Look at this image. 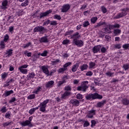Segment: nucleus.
<instances>
[{
	"label": "nucleus",
	"mask_w": 129,
	"mask_h": 129,
	"mask_svg": "<svg viewBox=\"0 0 129 129\" xmlns=\"http://www.w3.org/2000/svg\"><path fill=\"white\" fill-rule=\"evenodd\" d=\"M15 101H16V98H13L11 100L9 101V102L12 103L13 102H15Z\"/></svg>",
	"instance_id": "obj_64"
},
{
	"label": "nucleus",
	"mask_w": 129,
	"mask_h": 129,
	"mask_svg": "<svg viewBox=\"0 0 129 129\" xmlns=\"http://www.w3.org/2000/svg\"><path fill=\"white\" fill-rule=\"evenodd\" d=\"M96 21H97V17H93L91 19V22L93 24H94Z\"/></svg>",
	"instance_id": "obj_42"
},
{
	"label": "nucleus",
	"mask_w": 129,
	"mask_h": 129,
	"mask_svg": "<svg viewBox=\"0 0 129 129\" xmlns=\"http://www.w3.org/2000/svg\"><path fill=\"white\" fill-rule=\"evenodd\" d=\"M50 24V20H47L45 22L43 23V26H46V25H49Z\"/></svg>",
	"instance_id": "obj_63"
},
{
	"label": "nucleus",
	"mask_w": 129,
	"mask_h": 129,
	"mask_svg": "<svg viewBox=\"0 0 129 129\" xmlns=\"http://www.w3.org/2000/svg\"><path fill=\"white\" fill-rule=\"evenodd\" d=\"M48 52L47 51H44L42 53H41V55L43 57H45V56H47V53Z\"/></svg>",
	"instance_id": "obj_61"
},
{
	"label": "nucleus",
	"mask_w": 129,
	"mask_h": 129,
	"mask_svg": "<svg viewBox=\"0 0 129 129\" xmlns=\"http://www.w3.org/2000/svg\"><path fill=\"white\" fill-rule=\"evenodd\" d=\"M13 93H14V91L12 90L10 91H6L3 94V96H4V97H8V96L11 95V94H13Z\"/></svg>",
	"instance_id": "obj_14"
},
{
	"label": "nucleus",
	"mask_w": 129,
	"mask_h": 129,
	"mask_svg": "<svg viewBox=\"0 0 129 129\" xmlns=\"http://www.w3.org/2000/svg\"><path fill=\"white\" fill-rule=\"evenodd\" d=\"M37 109H39V107H36L35 108H33L29 110V113L30 114H33V113H34V112H35Z\"/></svg>",
	"instance_id": "obj_26"
},
{
	"label": "nucleus",
	"mask_w": 129,
	"mask_h": 129,
	"mask_svg": "<svg viewBox=\"0 0 129 129\" xmlns=\"http://www.w3.org/2000/svg\"><path fill=\"white\" fill-rule=\"evenodd\" d=\"M27 67H29V65L23 64L19 67L18 70L22 74H28V70L26 69Z\"/></svg>",
	"instance_id": "obj_5"
},
{
	"label": "nucleus",
	"mask_w": 129,
	"mask_h": 129,
	"mask_svg": "<svg viewBox=\"0 0 129 129\" xmlns=\"http://www.w3.org/2000/svg\"><path fill=\"white\" fill-rule=\"evenodd\" d=\"M39 42L40 43H48V41L46 37H43L39 39Z\"/></svg>",
	"instance_id": "obj_22"
},
{
	"label": "nucleus",
	"mask_w": 129,
	"mask_h": 129,
	"mask_svg": "<svg viewBox=\"0 0 129 129\" xmlns=\"http://www.w3.org/2000/svg\"><path fill=\"white\" fill-rule=\"evenodd\" d=\"M57 63H61V61L59 60V59H56L54 61H52V64L53 65H56Z\"/></svg>",
	"instance_id": "obj_39"
},
{
	"label": "nucleus",
	"mask_w": 129,
	"mask_h": 129,
	"mask_svg": "<svg viewBox=\"0 0 129 129\" xmlns=\"http://www.w3.org/2000/svg\"><path fill=\"white\" fill-rule=\"evenodd\" d=\"M48 102H49V99H46L40 103V111H41L42 112H45V111H46V104H47Z\"/></svg>",
	"instance_id": "obj_3"
},
{
	"label": "nucleus",
	"mask_w": 129,
	"mask_h": 129,
	"mask_svg": "<svg viewBox=\"0 0 129 129\" xmlns=\"http://www.w3.org/2000/svg\"><path fill=\"white\" fill-rule=\"evenodd\" d=\"M89 122L88 121H86L84 123V127H87V126H89Z\"/></svg>",
	"instance_id": "obj_57"
},
{
	"label": "nucleus",
	"mask_w": 129,
	"mask_h": 129,
	"mask_svg": "<svg viewBox=\"0 0 129 129\" xmlns=\"http://www.w3.org/2000/svg\"><path fill=\"white\" fill-rule=\"evenodd\" d=\"M6 117H7V118H9V117H11V112H8L6 113L5 115Z\"/></svg>",
	"instance_id": "obj_55"
},
{
	"label": "nucleus",
	"mask_w": 129,
	"mask_h": 129,
	"mask_svg": "<svg viewBox=\"0 0 129 129\" xmlns=\"http://www.w3.org/2000/svg\"><path fill=\"white\" fill-rule=\"evenodd\" d=\"M9 38H10V36H9V35L6 34L4 36V39L2 41H4L5 43H7V42H8V40H9Z\"/></svg>",
	"instance_id": "obj_28"
},
{
	"label": "nucleus",
	"mask_w": 129,
	"mask_h": 129,
	"mask_svg": "<svg viewBox=\"0 0 129 129\" xmlns=\"http://www.w3.org/2000/svg\"><path fill=\"white\" fill-rule=\"evenodd\" d=\"M105 103H106L105 101H103L102 102H100L97 103V106H98V107H101L102 106H103V105H104V104H105Z\"/></svg>",
	"instance_id": "obj_27"
},
{
	"label": "nucleus",
	"mask_w": 129,
	"mask_h": 129,
	"mask_svg": "<svg viewBox=\"0 0 129 129\" xmlns=\"http://www.w3.org/2000/svg\"><path fill=\"white\" fill-rule=\"evenodd\" d=\"M70 40L69 39H65L62 42L63 45H66L67 44H70Z\"/></svg>",
	"instance_id": "obj_36"
},
{
	"label": "nucleus",
	"mask_w": 129,
	"mask_h": 129,
	"mask_svg": "<svg viewBox=\"0 0 129 129\" xmlns=\"http://www.w3.org/2000/svg\"><path fill=\"white\" fill-rule=\"evenodd\" d=\"M122 47L124 49H128V48H129V44H125L123 45Z\"/></svg>",
	"instance_id": "obj_54"
},
{
	"label": "nucleus",
	"mask_w": 129,
	"mask_h": 129,
	"mask_svg": "<svg viewBox=\"0 0 129 129\" xmlns=\"http://www.w3.org/2000/svg\"><path fill=\"white\" fill-rule=\"evenodd\" d=\"M72 62H68L66 63L64 65H63V68H65L66 70H67V67H68L69 66H70V65H72Z\"/></svg>",
	"instance_id": "obj_30"
},
{
	"label": "nucleus",
	"mask_w": 129,
	"mask_h": 129,
	"mask_svg": "<svg viewBox=\"0 0 129 129\" xmlns=\"http://www.w3.org/2000/svg\"><path fill=\"white\" fill-rule=\"evenodd\" d=\"M24 54L25 55H27V57H31V56H32V53L31 52L27 53V51H24Z\"/></svg>",
	"instance_id": "obj_52"
},
{
	"label": "nucleus",
	"mask_w": 129,
	"mask_h": 129,
	"mask_svg": "<svg viewBox=\"0 0 129 129\" xmlns=\"http://www.w3.org/2000/svg\"><path fill=\"white\" fill-rule=\"evenodd\" d=\"M114 33L115 35H117L118 34H120V30L119 29H116L114 31Z\"/></svg>",
	"instance_id": "obj_51"
},
{
	"label": "nucleus",
	"mask_w": 129,
	"mask_h": 129,
	"mask_svg": "<svg viewBox=\"0 0 129 129\" xmlns=\"http://www.w3.org/2000/svg\"><path fill=\"white\" fill-rule=\"evenodd\" d=\"M114 28H119V25L118 24H116L114 25H109V29L106 28L104 29L105 33H106V34H109L111 33L110 30H113Z\"/></svg>",
	"instance_id": "obj_4"
},
{
	"label": "nucleus",
	"mask_w": 129,
	"mask_h": 129,
	"mask_svg": "<svg viewBox=\"0 0 129 129\" xmlns=\"http://www.w3.org/2000/svg\"><path fill=\"white\" fill-rule=\"evenodd\" d=\"M128 12V8H126V9H124L121 13H120L118 17L119 18H121V17H124L127 14Z\"/></svg>",
	"instance_id": "obj_16"
},
{
	"label": "nucleus",
	"mask_w": 129,
	"mask_h": 129,
	"mask_svg": "<svg viewBox=\"0 0 129 129\" xmlns=\"http://www.w3.org/2000/svg\"><path fill=\"white\" fill-rule=\"evenodd\" d=\"M36 76V74H35V73H31L28 74V77L29 78H34Z\"/></svg>",
	"instance_id": "obj_32"
},
{
	"label": "nucleus",
	"mask_w": 129,
	"mask_h": 129,
	"mask_svg": "<svg viewBox=\"0 0 129 129\" xmlns=\"http://www.w3.org/2000/svg\"><path fill=\"white\" fill-rule=\"evenodd\" d=\"M114 47L116 48V49H120L121 45H120V44H116L114 45Z\"/></svg>",
	"instance_id": "obj_59"
},
{
	"label": "nucleus",
	"mask_w": 129,
	"mask_h": 129,
	"mask_svg": "<svg viewBox=\"0 0 129 129\" xmlns=\"http://www.w3.org/2000/svg\"><path fill=\"white\" fill-rule=\"evenodd\" d=\"M94 66H95V63L93 62H90L89 63V68L90 69L91 68H94Z\"/></svg>",
	"instance_id": "obj_40"
},
{
	"label": "nucleus",
	"mask_w": 129,
	"mask_h": 129,
	"mask_svg": "<svg viewBox=\"0 0 129 129\" xmlns=\"http://www.w3.org/2000/svg\"><path fill=\"white\" fill-rule=\"evenodd\" d=\"M63 83H65L64 80L58 82V86H61V85H62V84H63Z\"/></svg>",
	"instance_id": "obj_58"
},
{
	"label": "nucleus",
	"mask_w": 129,
	"mask_h": 129,
	"mask_svg": "<svg viewBox=\"0 0 129 129\" xmlns=\"http://www.w3.org/2000/svg\"><path fill=\"white\" fill-rule=\"evenodd\" d=\"M100 50L102 53H105V52H106V48H105V47H103L101 48V46Z\"/></svg>",
	"instance_id": "obj_53"
},
{
	"label": "nucleus",
	"mask_w": 129,
	"mask_h": 129,
	"mask_svg": "<svg viewBox=\"0 0 129 129\" xmlns=\"http://www.w3.org/2000/svg\"><path fill=\"white\" fill-rule=\"evenodd\" d=\"M54 81H50L49 82H48L47 83H46V84H45V87L47 88H51L52 87H53V86H54Z\"/></svg>",
	"instance_id": "obj_11"
},
{
	"label": "nucleus",
	"mask_w": 129,
	"mask_h": 129,
	"mask_svg": "<svg viewBox=\"0 0 129 129\" xmlns=\"http://www.w3.org/2000/svg\"><path fill=\"white\" fill-rule=\"evenodd\" d=\"M122 102L125 105H127V104H128V103H129V101H128V100L125 99L122 101Z\"/></svg>",
	"instance_id": "obj_35"
},
{
	"label": "nucleus",
	"mask_w": 129,
	"mask_h": 129,
	"mask_svg": "<svg viewBox=\"0 0 129 129\" xmlns=\"http://www.w3.org/2000/svg\"><path fill=\"white\" fill-rule=\"evenodd\" d=\"M102 25H104L105 26L106 24L105 22H100L97 24V27H100V26H102Z\"/></svg>",
	"instance_id": "obj_44"
},
{
	"label": "nucleus",
	"mask_w": 129,
	"mask_h": 129,
	"mask_svg": "<svg viewBox=\"0 0 129 129\" xmlns=\"http://www.w3.org/2000/svg\"><path fill=\"white\" fill-rule=\"evenodd\" d=\"M93 115H95V110H92L89 112L87 116L89 118H92V117H93Z\"/></svg>",
	"instance_id": "obj_17"
},
{
	"label": "nucleus",
	"mask_w": 129,
	"mask_h": 129,
	"mask_svg": "<svg viewBox=\"0 0 129 129\" xmlns=\"http://www.w3.org/2000/svg\"><path fill=\"white\" fill-rule=\"evenodd\" d=\"M1 111L3 113H5V112H7V108L6 107H3L1 110Z\"/></svg>",
	"instance_id": "obj_48"
},
{
	"label": "nucleus",
	"mask_w": 129,
	"mask_h": 129,
	"mask_svg": "<svg viewBox=\"0 0 129 129\" xmlns=\"http://www.w3.org/2000/svg\"><path fill=\"white\" fill-rule=\"evenodd\" d=\"M7 6H8V0H4L2 2L3 9H7Z\"/></svg>",
	"instance_id": "obj_24"
},
{
	"label": "nucleus",
	"mask_w": 129,
	"mask_h": 129,
	"mask_svg": "<svg viewBox=\"0 0 129 129\" xmlns=\"http://www.w3.org/2000/svg\"><path fill=\"white\" fill-rule=\"evenodd\" d=\"M71 94V93L70 91H66L64 94H63L61 96V98L65 99L67 98V96H69Z\"/></svg>",
	"instance_id": "obj_21"
},
{
	"label": "nucleus",
	"mask_w": 129,
	"mask_h": 129,
	"mask_svg": "<svg viewBox=\"0 0 129 129\" xmlns=\"http://www.w3.org/2000/svg\"><path fill=\"white\" fill-rule=\"evenodd\" d=\"M101 10L103 14H105V13L107 12V10H106V8H105L104 7H102Z\"/></svg>",
	"instance_id": "obj_56"
},
{
	"label": "nucleus",
	"mask_w": 129,
	"mask_h": 129,
	"mask_svg": "<svg viewBox=\"0 0 129 129\" xmlns=\"http://www.w3.org/2000/svg\"><path fill=\"white\" fill-rule=\"evenodd\" d=\"M87 84H88V81H86L82 82L81 86L78 87L77 88V90H79V91H80V90L82 91H86V89L88 88Z\"/></svg>",
	"instance_id": "obj_2"
},
{
	"label": "nucleus",
	"mask_w": 129,
	"mask_h": 129,
	"mask_svg": "<svg viewBox=\"0 0 129 129\" xmlns=\"http://www.w3.org/2000/svg\"><path fill=\"white\" fill-rule=\"evenodd\" d=\"M69 9H70V5H63L62 8H61V12L62 13H66V12H68Z\"/></svg>",
	"instance_id": "obj_8"
},
{
	"label": "nucleus",
	"mask_w": 129,
	"mask_h": 129,
	"mask_svg": "<svg viewBox=\"0 0 129 129\" xmlns=\"http://www.w3.org/2000/svg\"><path fill=\"white\" fill-rule=\"evenodd\" d=\"M29 5V0H26L24 2L21 4L22 7H27Z\"/></svg>",
	"instance_id": "obj_29"
},
{
	"label": "nucleus",
	"mask_w": 129,
	"mask_h": 129,
	"mask_svg": "<svg viewBox=\"0 0 129 129\" xmlns=\"http://www.w3.org/2000/svg\"><path fill=\"white\" fill-rule=\"evenodd\" d=\"M51 13H52V10H49L44 13H42L40 14V18H42L44 17H46L47 16H48V15H49V14H51Z\"/></svg>",
	"instance_id": "obj_12"
},
{
	"label": "nucleus",
	"mask_w": 129,
	"mask_h": 129,
	"mask_svg": "<svg viewBox=\"0 0 129 129\" xmlns=\"http://www.w3.org/2000/svg\"><path fill=\"white\" fill-rule=\"evenodd\" d=\"M93 75V73L91 71L88 72L87 73H86V75L87 76H92Z\"/></svg>",
	"instance_id": "obj_49"
},
{
	"label": "nucleus",
	"mask_w": 129,
	"mask_h": 129,
	"mask_svg": "<svg viewBox=\"0 0 129 129\" xmlns=\"http://www.w3.org/2000/svg\"><path fill=\"white\" fill-rule=\"evenodd\" d=\"M41 89H42L41 87H38L37 88L35 89L34 90L33 93H36L37 94V93H38V92H40V91H41Z\"/></svg>",
	"instance_id": "obj_31"
},
{
	"label": "nucleus",
	"mask_w": 129,
	"mask_h": 129,
	"mask_svg": "<svg viewBox=\"0 0 129 129\" xmlns=\"http://www.w3.org/2000/svg\"><path fill=\"white\" fill-rule=\"evenodd\" d=\"M50 25L53 26H56V25H57V22L56 21H51L50 23Z\"/></svg>",
	"instance_id": "obj_60"
},
{
	"label": "nucleus",
	"mask_w": 129,
	"mask_h": 129,
	"mask_svg": "<svg viewBox=\"0 0 129 129\" xmlns=\"http://www.w3.org/2000/svg\"><path fill=\"white\" fill-rule=\"evenodd\" d=\"M86 97L87 99L90 100V99H96V98L98 99H101V98H102V96L97 93H95L94 94H89L87 95Z\"/></svg>",
	"instance_id": "obj_1"
},
{
	"label": "nucleus",
	"mask_w": 129,
	"mask_h": 129,
	"mask_svg": "<svg viewBox=\"0 0 129 129\" xmlns=\"http://www.w3.org/2000/svg\"><path fill=\"white\" fill-rule=\"evenodd\" d=\"M74 32V31L73 30L68 31V32H67L66 33L65 36H68V35H72V34H73Z\"/></svg>",
	"instance_id": "obj_37"
},
{
	"label": "nucleus",
	"mask_w": 129,
	"mask_h": 129,
	"mask_svg": "<svg viewBox=\"0 0 129 129\" xmlns=\"http://www.w3.org/2000/svg\"><path fill=\"white\" fill-rule=\"evenodd\" d=\"M73 43L76 44L78 47H82L83 46V41L82 40H78L77 39H74Z\"/></svg>",
	"instance_id": "obj_7"
},
{
	"label": "nucleus",
	"mask_w": 129,
	"mask_h": 129,
	"mask_svg": "<svg viewBox=\"0 0 129 129\" xmlns=\"http://www.w3.org/2000/svg\"><path fill=\"white\" fill-rule=\"evenodd\" d=\"M66 69L64 68H61L58 69V72L59 73H63L64 71H66Z\"/></svg>",
	"instance_id": "obj_33"
},
{
	"label": "nucleus",
	"mask_w": 129,
	"mask_h": 129,
	"mask_svg": "<svg viewBox=\"0 0 129 129\" xmlns=\"http://www.w3.org/2000/svg\"><path fill=\"white\" fill-rule=\"evenodd\" d=\"M101 49V45H97L95 46L93 49V53L94 54H95V53H98V52H99V51H100Z\"/></svg>",
	"instance_id": "obj_18"
},
{
	"label": "nucleus",
	"mask_w": 129,
	"mask_h": 129,
	"mask_svg": "<svg viewBox=\"0 0 129 129\" xmlns=\"http://www.w3.org/2000/svg\"><path fill=\"white\" fill-rule=\"evenodd\" d=\"M1 77H2V79H5V78H7V77H8V73H3L1 75Z\"/></svg>",
	"instance_id": "obj_34"
},
{
	"label": "nucleus",
	"mask_w": 129,
	"mask_h": 129,
	"mask_svg": "<svg viewBox=\"0 0 129 129\" xmlns=\"http://www.w3.org/2000/svg\"><path fill=\"white\" fill-rule=\"evenodd\" d=\"M113 74H114V73H111L110 72H107L106 73V75H107V76H109V77L113 76Z\"/></svg>",
	"instance_id": "obj_38"
},
{
	"label": "nucleus",
	"mask_w": 129,
	"mask_h": 129,
	"mask_svg": "<svg viewBox=\"0 0 129 129\" xmlns=\"http://www.w3.org/2000/svg\"><path fill=\"white\" fill-rule=\"evenodd\" d=\"M90 24H89V22L88 21H85V22H84L83 26V27H84V28L89 26Z\"/></svg>",
	"instance_id": "obj_41"
},
{
	"label": "nucleus",
	"mask_w": 129,
	"mask_h": 129,
	"mask_svg": "<svg viewBox=\"0 0 129 129\" xmlns=\"http://www.w3.org/2000/svg\"><path fill=\"white\" fill-rule=\"evenodd\" d=\"M88 68V66L86 64H83L82 66L80 67V69L81 71H84V70H86Z\"/></svg>",
	"instance_id": "obj_25"
},
{
	"label": "nucleus",
	"mask_w": 129,
	"mask_h": 129,
	"mask_svg": "<svg viewBox=\"0 0 129 129\" xmlns=\"http://www.w3.org/2000/svg\"><path fill=\"white\" fill-rule=\"evenodd\" d=\"M95 124H96V121H95L94 120H92L91 126L93 127V126H95Z\"/></svg>",
	"instance_id": "obj_46"
},
{
	"label": "nucleus",
	"mask_w": 129,
	"mask_h": 129,
	"mask_svg": "<svg viewBox=\"0 0 129 129\" xmlns=\"http://www.w3.org/2000/svg\"><path fill=\"white\" fill-rule=\"evenodd\" d=\"M76 96L77 99H82L83 98V96L81 94H78Z\"/></svg>",
	"instance_id": "obj_45"
},
{
	"label": "nucleus",
	"mask_w": 129,
	"mask_h": 129,
	"mask_svg": "<svg viewBox=\"0 0 129 129\" xmlns=\"http://www.w3.org/2000/svg\"><path fill=\"white\" fill-rule=\"evenodd\" d=\"M41 69L45 74L48 75L49 74V70H48V67L46 66H43L41 67Z\"/></svg>",
	"instance_id": "obj_19"
},
{
	"label": "nucleus",
	"mask_w": 129,
	"mask_h": 129,
	"mask_svg": "<svg viewBox=\"0 0 129 129\" xmlns=\"http://www.w3.org/2000/svg\"><path fill=\"white\" fill-rule=\"evenodd\" d=\"M53 19L55 20H61V17L59 15H55L53 16Z\"/></svg>",
	"instance_id": "obj_47"
},
{
	"label": "nucleus",
	"mask_w": 129,
	"mask_h": 129,
	"mask_svg": "<svg viewBox=\"0 0 129 129\" xmlns=\"http://www.w3.org/2000/svg\"><path fill=\"white\" fill-rule=\"evenodd\" d=\"M81 37V35L79 34L78 32H76L73 35L71 36V39H73V40H77L78 38H80Z\"/></svg>",
	"instance_id": "obj_10"
},
{
	"label": "nucleus",
	"mask_w": 129,
	"mask_h": 129,
	"mask_svg": "<svg viewBox=\"0 0 129 129\" xmlns=\"http://www.w3.org/2000/svg\"><path fill=\"white\" fill-rule=\"evenodd\" d=\"M64 90L67 91H71V87L69 86H68L64 88Z\"/></svg>",
	"instance_id": "obj_50"
},
{
	"label": "nucleus",
	"mask_w": 129,
	"mask_h": 129,
	"mask_svg": "<svg viewBox=\"0 0 129 129\" xmlns=\"http://www.w3.org/2000/svg\"><path fill=\"white\" fill-rule=\"evenodd\" d=\"M45 28L43 26H37L34 29V32H43Z\"/></svg>",
	"instance_id": "obj_13"
},
{
	"label": "nucleus",
	"mask_w": 129,
	"mask_h": 129,
	"mask_svg": "<svg viewBox=\"0 0 129 129\" xmlns=\"http://www.w3.org/2000/svg\"><path fill=\"white\" fill-rule=\"evenodd\" d=\"M123 67L125 70H127V69L129 68V66L128 64H124Z\"/></svg>",
	"instance_id": "obj_62"
},
{
	"label": "nucleus",
	"mask_w": 129,
	"mask_h": 129,
	"mask_svg": "<svg viewBox=\"0 0 129 129\" xmlns=\"http://www.w3.org/2000/svg\"><path fill=\"white\" fill-rule=\"evenodd\" d=\"M13 54V50L12 49H8L6 51V53L5 54V57H6V58L8 57H10V56H12V55Z\"/></svg>",
	"instance_id": "obj_15"
},
{
	"label": "nucleus",
	"mask_w": 129,
	"mask_h": 129,
	"mask_svg": "<svg viewBox=\"0 0 129 129\" xmlns=\"http://www.w3.org/2000/svg\"><path fill=\"white\" fill-rule=\"evenodd\" d=\"M19 123L22 126H27V125H29V126H33V124H32V123H31V121L29 120L24 121H20Z\"/></svg>",
	"instance_id": "obj_6"
},
{
	"label": "nucleus",
	"mask_w": 129,
	"mask_h": 129,
	"mask_svg": "<svg viewBox=\"0 0 129 129\" xmlns=\"http://www.w3.org/2000/svg\"><path fill=\"white\" fill-rule=\"evenodd\" d=\"M28 99H33L35 98V94L29 95L28 97Z\"/></svg>",
	"instance_id": "obj_43"
},
{
	"label": "nucleus",
	"mask_w": 129,
	"mask_h": 129,
	"mask_svg": "<svg viewBox=\"0 0 129 129\" xmlns=\"http://www.w3.org/2000/svg\"><path fill=\"white\" fill-rule=\"evenodd\" d=\"M6 48V43L4 42V41H1L0 42V49L3 50V49H5Z\"/></svg>",
	"instance_id": "obj_23"
},
{
	"label": "nucleus",
	"mask_w": 129,
	"mask_h": 129,
	"mask_svg": "<svg viewBox=\"0 0 129 129\" xmlns=\"http://www.w3.org/2000/svg\"><path fill=\"white\" fill-rule=\"evenodd\" d=\"M79 67V64L78 63H76L75 64L73 65L72 68V71L73 72H76V71H77V69H78V68Z\"/></svg>",
	"instance_id": "obj_20"
},
{
	"label": "nucleus",
	"mask_w": 129,
	"mask_h": 129,
	"mask_svg": "<svg viewBox=\"0 0 129 129\" xmlns=\"http://www.w3.org/2000/svg\"><path fill=\"white\" fill-rule=\"evenodd\" d=\"M70 103L73 104L74 106H78L79 105V101L77 99H72L70 101Z\"/></svg>",
	"instance_id": "obj_9"
}]
</instances>
